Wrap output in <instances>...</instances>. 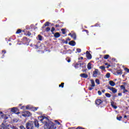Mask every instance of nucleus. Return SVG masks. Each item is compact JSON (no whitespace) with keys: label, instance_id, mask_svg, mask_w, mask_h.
Segmentation results:
<instances>
[{"label":"nucleus","instance_id":"nucleus-17","mask_svg":"<svg viewBox=\"0 0 129 129\" xmlns=\"http://www.w3.org/2000/svg\"><path fill=\"white\" fill-rule=\"evenodd\" d=\"M87 68L89 69V70H90L91 69V63L89 62L87 65Z\"/></svg>","mask_w":129,"mask_h":129},{"label":"nucleus","instance_id":"nucleus-47","mask_svg":"<svg viewBox=\"0 0 129 129\" xmlns=\"http://www.w3.org/2000/svg\"><path fill=\"white\" fill-rule=\"evenodd\" d=\"M65 44H68V41H66L64 42Z\"/></svg>","mask_w":129,"mask_h":129},{"label":"nucleus","instance_id":"nucleus-48","mask_svg":"<svg viewBox=\"0 0 129 129\" xmlns=\"http://www.w3.org/2000/svg\"><path fill=\"white\" fill-rule=\"evenodd\" d=\"M105 65L106 66H107V65H108V63H105Z\"/></svg>","mask_w":129,"mask_h":129},{"label":"nucleus","instance_id":"nucleus-56","mask_svg":"<svg viewBox=\"0 0 129 129\" xmlns=\"http://www.w3.org/2000/svg\"><path fill=\"white\" fill-rule=\"evenodd\" d=\"M70 35H71V33H70V34H69V36H70Z\"/></svg>","mask_w":129,"mask_h":129},{"label":"nucleus","instance_id":"nucleus-25","mask_svg":"<svg viewBox=\"0 0 129 129\" xmlns=\"http://www.w3.org/2000/svg\"><path fill=\"white\" fill-rule=\"evenodd\" d=\"M111 105L112 106V107H113V108H114V109H116L117 108V107L114 105H113V104H111Z\"/></svg>","mask_w":129,"mask_h":129},{"label":"nucleus","instance_id":"nucleus-12","mask_svg":"<svg viewBox=\"0 0 129 129\" xmlns=\"http://www.w3.org/2000/svg\"><path fill=\"white\" fill-rule=\"evenodd\" d=\"M54 36L55 38H59V37H60V33L56 32L54 33Z\"/></svg>","mask_w":129,"mask_h":129},{"label":"nucleus","instance_id":"nucleus-59","mask_svg":"<svg viewBox=\"0 0 129 129\" xmlns=\"http://www.w3.org/2000/svg\"><path fill=\"white\" fill-rule=\"evenodd\" d=\"M19 113H20V112H18V113H17V114H19Z\"/></svg>","mask_w":129,"mask_h":129},{"label":"nucleus","instance_id":"nucleus-3","mask_svg":"<svg viewBox=\"0 0 129 129\" xmlns=\"http://www.w3.org/2000/svg\"><path fill=\"white\" fill-rule=\"evenodd\" d=\"M99 74H100V72L98 70L95 69L93 72V77H97V75H99Z\"/></svg>","mask_w":129,"mask_h":129},{"label":"nucleus","instance_id":"nucleus-57","mask_svg":"<svg viewBox=\"0 0 129 129\" xmlns=\"http://www.w3.org/2000/svg\"><path fill=\"white\" fill-rule=\"evenodd\" d=\"M9 45H12V43H9Z\"/></svg>","mask_w":129,"mask_h":129},{"label":"nucleus","instance_id":"nucleus-4","mask_svg":"<svg viewBox=\"0 0 129 129\" xmlns=\"http://www.w3.org/2000/svg\"><path fill=\"white\" fill-rule=\"evenodd\" d=\"M86 57L89 60H90V59L92 58L91 56V54L89 53V51H86Z\"/></svg>","mask_w":129,"mask_h":129},{"label":"nucleus","instance_id":"nucleus-49","mask_svg":"<svg viewBox=\"0 0 129 129\" xmlns=\"http://www.w3.org/2000/svg\"><path fill=\"white\" fill-rule=\"evenodd\" d=\"M26 109H29V106H26Z\"/></svg>","mask_w":129,"mask_h":129},{"label":"nucleus","instance_id":"nucleus-7","mask_svg":"<svg viewBox=\"0 0 129 129\" xmlns=\"http://www.w3.org/2000/svg\"><path fill=\"white\" fill-rule=\"evenodd\" d=\"M80 76L83 78H87L88 77V75H87L86 74H81Z\"/></svg>","mask_w":129,"mask_h":129},{"label":"nucleus","instance_id":"nucleus-54","mask_svg":"<svg viewBox=\"0 0 129 129\" xmlns=\"http://www.w3.org/2000/svg\"><path fill=\"white\" fill-rule=\"evenodd\" d=\"M29 36H31V33L28 34Z\"/></svg>","mask_w":129,"mask_h":129},{"label":"nucleus","instance_id":"nucleus-23","mask_svg":"<svg viewBox=\"0 0 129 129\" xmlns=\"http://www.w3.org/2000/svg\"><path fill=\"white\" fill-rule=\"evenodd\" d=\"M42 36H41L40 35H38V39L39 41H42Z\"/></svg>","mask_w":129,"mask_h":129},{"label":"nucleus","instance_id":"nucleus-34","mask_svg":"<svg viewBox=\"0 0 129 129\" xmlns=\"http://www.w3.org/2000/svg\"><path fill=\"white\" fill-rule=\"evenodd\" d=\"M120 88H121V89L124 90L125 88V87H124V86H123V85H121Z\"/></svg>","mask_w":129,"mask_h":129},{"label":"nucleus","instance_id":"nucleus-44","mask_svg":"<svg viewBox=\"0 0 129 129\" xmlns=\"http://www.w3.org/2000/svg\"><path fill=\"white\" fill-rule=\"evenodd\" d=\"M102 92H103V93H104V92H105V90H102Z\"/></svg>","mask_w":129,"mask_h":129},{"label":"nucleus","instance_id":"nucleus-8","mask_svg":"<svg viewBox=\"0 0 129 129\" xmlns=\"http://www.w3.org/2000/svg\"><path fill=\"white\" fill-rule=\"evenodd\" d=\"M69 45H71V46H74L75 45H76V43L75 42V41L72 40L69 43Z\"/></svg>","mask_w":129,"mask_h":129},{"label":"nucleus","instance_id":"nucleus-5","mask_svg":"<svg viewBox=\"0 0 129 129\" xmlns=\"http://www.w3.org/2000/svg\"><path fill=\"white\" fill-rule=\"evenodd\" d=\"M8 128V125L5 123H2V125L0 126V129H6Z\"/></svg>","mask_w":129,"mask_h":129},{"label":"nucleus","instance_id":"nucleus-26","mask_svg":"<svg viewBox=\"0 0 129 129\" xmlns=\"http://www.w3.org/2000/svg\"><path fill=\"white\" fill-rule=\"evenodd\" d=\"M50 23L48 22H47L45 24H44V26L45 27H48V26H49V24Z\"/></svg>","mask_w":129,"mask_h":129},{"label":"nucleus","instance_id":"nucleus-28","mask_svg":"<svg viewBox=\"0 0 129 129\" xmlns=\"http://www.w3.org/2000/svg\"><path fill=\"white\" fill-rule=\"evenodd\" d=\"M77 52L78 53H80V52H81V49H80V48H77Z\"/></svg>","mask_w":129,"mask_h":129},{"label":"nucleus","instance_id":"nucleus-29","mask_svg":"<svg viewBox=\"0 0 129 129\" xmlns=\"http://www.w3.org/2000/svg\"><path fill=\"white\" fill-rule=\"evenodd\" d=\"M4 115H4V113H3V112H0L1 117H3Z\"/></svg>","mask_w":129,"mask_h":129},{"label":"nucleus","instance_id":"nucleus-33","mask_svg":"<svg viewBox=\"0 0 129 129\" xmlns=\"http://www.w3.org/2000/svg\"><path fill=\"white\" fill-rule=\"evenodd\" d=\"M95 82H96V83H97V84H99V80L96 79Z\"/></svg>","mask_w":129,"mask_h":129},{"label":"nucleus","instance_id":"nucleus-52","mask_svg":"<svg viewBox=\"0 0 129 129\" xmlns=\"http://www.w3.org/2000/svg\"><path fill=\"white\" fill-rule=\"evenodd\" d=\"M2 52H4V53H6V50H3Z\"/></svg>","mask_w":129,"mask_h":129},{"label":"nucleus","instance_id":"nucleus-30","mask_svg":"<svg viewBox=\"0 0 129 129\" xmlns=\"http://www.w3.org/2000/svg\"><path fill=\"white\" fill-rule=\"evenodd\" d=\"M54 122L56 123V124H60V122L56 120H54Z\"/></svg>","mask_w":129,"mask_h":129},{"label":"nucleus","instance_id":"nucleus-45","mask_svg":"<svg viewBox=\"0 0 129 129\" xmlns=\"http://www.w3.org/2000/svg\"><path fill=\"white\" fill-rule=\"evenodd\" d=\"M55 27H56V28H58V27H59V25H55Z\"/></svg>","mask_w":129,"mask_h":129},{"label":"nucleus","instance_id":"nucleus-16","mask_svg":"<svg viewBox=\"0 0 129 129\" xmlns=\"http://www.w3.org/2000/svg\"><path fill=\"white\" fill-rule=\"evenodd\" d=\"M72 38H73L74 40H76V34L73 33L71 35Z\"/></svg>","mask_w":129,"mask_h":129},{"label":"nucleus","instance_id":"nucleus-14","mask_svg":"<svg viewBox=\"0 0 129 129\" xmlns=\"http://www.w3.org/2000/svg\"><path fill=\"white\" fill-rule=\"evenodd\" d=\"M11 111L12 112H17V111H18V110L17 109V108L14 107L11 109Z\"/></svg>","mask_w":129,"mask_h":129},{"label":"nucleus","instance_id":"nucleus-40","mask_svg":"<svg viewBox=\"0 0 129 129\" xmlns=\"http://www.w3.org/2000/svg\"><path fill=\"white\" fill-rule=\"evenodd\" d=\"M123 90V93H125V92H127V91L126 90V89H125V88Z\"/></svg>","mask_w":129,"mask_h":129},{"label":"nucleus","instance_id":"nucleus-1","mask_svg":"<svg viewBox=\"0 0 129 129\" xmlns=\"http://www.w3.org/2000/svg\"><path fill=\"white\" fill-rule=\"evenodd\" d=\"M38 119L43 123H44V128L48 129H56L57 127L55 126V124L51 121L49 120V118L44 116H40L38 117Z\"/></svg>","mask_w":129,"mask_h":129},{"label":"nucleus","instance_id":"nucleus-58","mask_svg":"<svg viewBox=\"0 0 129 129\" xmlns=\"http://www.w3.org/2000/svg\"><path fill=\"white\" fill-rule=\"evenodd\" d=\"M37 108H35V110H37Z\"/></svg>","mask_w":129,"mask_h":129},{"label":"nucleus","instance_id":"nucleus-35","mask_svg":"<svg viewBox=\"0 0 129 129\" xmlns=\"http://www.w3.org/2000/svg\"><path fill=\"white\" fill-rule=\"evenodd\" d=\"M54 31H55V28L52 27V28H51V32L52 33H53V32H54Z\"/></svg>","mask_w":129,"mask_h":129},{"label":"nucleus","instance_id":"nucleus-27","mask_svg":"<svg viewBox=\"0 0 129 129\" xmlns=\"http://www.w3.org/2000/svg\"><path fill=\"white\" fill-rule=\"evenodd\" d=\"M105 96L107 97H110L111 96V95L109 93H106L105 94Z\"/></svg>","mask_w":129,"mask_h":129},{"label":"nucleus","instance_id":"nucleus-46","mask_svg":"<svg viewBox=\"0 0 129 129\" xmlns=\"http://www.w3.org/2000/svg\"><path fill=\"white\" fill-rule=\"evenodd\" d=\"M118 94L119 96H121V93H118Z\"/></svg>","mask_w":129,"mask_h":129},{"label":"nucleus","instance_id":"nucleus-15","mask_svg":"<svg viewBox=\"0 0 129 129\" xmlns=\"http://www.w3.org/2000/svg\"><path fill=\"white\" fill-rule=\"evenodd\" d=\"M34 124L36 127H39V123L38 122L37 120H35L34 121Z\"/></svg>","mask_w":129,"mask_h":129},{"label":"nucleus","instance_id":"nucleus-10","mask_svg":"<svg viewBox=\"0 0 129 129\" xmlns=\"http://www.w3.org/2000/svg\"><path fill=\"white\" fill-rule=\"evenodd\" d=\"M102 102V101L100 99H98L96 100V104H97L98 105H99Z\"/></svg>","mask_w":129,"mask_h":129},{"label":"nucleus","instance_id":"nucleus-20","mask_svg":"<svg viewBox=\"0 0 129 129\" xmlns=\"http://www.w3.org/2000/svg\"><path fill=\"white\" fill-rule=\"evenodd\" d=\"M106 78H109V77H110V73H107V74L106 75Z\"/></svg>","mask_w":129,"mask_h":129},{"label":"nucleus","instance_id":"nucleus-11","mask_svg":"<svg viewBox=\"0 0 129 129\" xmlns=\"http://www.w3.org/2000/svg\"><path fill=\"white\" fill-rule=\"evenodd\" d=\"M25 113H27V114H28V115H27L26 114H23L22 116L26 117V116H28V115L30 116V112L27 111L25 112Z\"/></svg>","mask_w":129,"mask_h":129},{"label":"nucleus","instance_id":"nucleus-50","mask_svg":"<svg viewBox=\"0 0 129 129\" xmlns=\"http://www.w3.org/2000/svg\"><path fill=\"white\" fill-rule=\"evenodd\" d=\"M68 62L69 63L70 62H71L70 59H69V60H68Z\"/></svg>","mask_w":129,"mask_h":129},{"label":"nucleus","instance_id":"nucleus-37","mask_svg":"<svg viewBox=\"0 0 129 129\" xmlns=\"http://www.w3.org/2000/svg\"><path fill=\"white\" fill-rule=\"evenodd\" d=\"M61 31L62 32V34H65V30H64V29H61Z\"/></svg>","mask_w":129,"mask_h":129},{"label":"nucleus","instance_id":"nucleus-42","mask_svg":"<svg viewBox=\"0 0 129 129\" xmlns=\"http://www.w3.org/2000/svg\"><path fill=\"white\" fill-rule=\"evenodd\" d=\"M124 70H125V71H126V72H129V69L127 68H125Z\"/></svg>","mask_w":129,"mask_h":129},{"label":"nucleus","instance_id":"nucleus-24","mask_svg":"<svg viewBox=\"0 0 129 129\" xmlns=\"http://www.w3.org/2000/svg\"><path fill=\"white\" fill-rule=\"evenodd\" d=\"M63 88L64 87V83H62L60 85H59V87H61Z\"/></svg>","mask_w":129,"mask_h":129},{"label":"nucleus","instance_id":"nucleus-9","mask_svg":"<svg viewBox=\"0 0 129 129\" xmlns=\"http://www.w3.org/2000/svg\"><path fill=\"white\" fill-rule=\"evenodd\" d=\"M91 85H90V86H91L92 87H94V86H95V83H94V80H91Z\"/></svg>","mask_w":129,"mask_h":129},{"label":"nucleus","instance_id":"nucleus-6","mask_svg":"<svg viewBox=\"0 0 129 129\" xmlns=\"http://www.w3.org/2000/svg\"><path fill=\"white\" fill-rule=\"evenodd\" d=\"M108 88L110 90H111V91L113 92V93H116L117 92V90L113 87H109Z\"/></svg>","mask_w":129,"mask_h":129},{"label":"nucleus","instance_id":"nucleus-53","mask_svg":"<svg viewBox=\"0 0 129 129\" xmlns=\"http://www.w3.org/2000/svg\"><path fill=\"white\" fill-rule=\"evenodd\" d=\"M126 117V115H125L124 116V118H125Z\"/></svg>","mask_w":129,"mask_h":129},{"label":"nucleus","instance_id":"nucleus-36","mask_svg":"<svg viewBox=\"0 0 129 129\" xmlns=\"http://www.w3.org/2000/svg\"><path fill=\"white\" fill-rule=\"evenodd\" d=\"M121 118H122V117H121V116H119V117H117V119L118 120H120L121 119Z\"/></svg>","mask_w":129,"mask_h":129},{"label":"nucleus","instance_id":"nucleus-38","mask_svg":"<svg viewBox=\"0 0 129 129\" xmlns=\"http://www.w3.org/2000/svg\"><path fill=\"white\" fill-rule=\"evenodd\" d=\"M92 89H93V88L92 86H90L89 87V90H92Z\"/></svg>","mask_w":129,"mask_h":129},{"label":"nucleus","instance_id":"nucleus-21","mask_svg":"<svg viewBox=\"0 0 129 129\" xmlns=\"http://www.w3.org/2000/svg\"><path fill=\"white\" fill-rule=\"evenodd\" d=\"M99 68L101 70H105V67H104V66H100Z\"/></svg>","mask_w":129,"mask_h":129},{"label":"nucleus","instance_id":"nucleus-18","mask_svg":"<svg viewBox=\"0 0 129 129\" xmlns=\"http://www.w3.org/2000/svg\"><path fill=\"white\" fill-rule=\"evenodd\" d=\"M108 58H109V55L108 54H106L104 55V59H107Z\"/></svg>","mask_w":129,"mask_h":129},{"label":"nucleus","instance_id":"nucleus-39","mask_svg":"<svg viewBox=\"0 0 129 129\" xmlns=\"http://www.w3.org/2000/svg\"><path fill=\"white\" fill-rule=\"evenodd\" d=\"M50 27H47L46 28V31H47V32H48V31H50Z\"/></svg>","mask_w":129,"mask_h":129},{"label":"nucleus","instance_id":"nucleus-19","mask_svg":"<svg viewBox=\"0 0 129 129\" xmlns=\"http://www.w3.org/2000/svg\"><path fill=\"white\" fill-rule=\"evenodd\" d=\"M117 74H118V75H121V74H122V72L121 70H119L117 71Z\"/></svg>","mask_w":129,"mask_h":129},{"label":"nucleus","instance_id":"nucleus-51","mask_svg":"<svg viewBox=\"0 0 129 129\" xmlns=\"http://www.w3.org/2000/svg\"><path fill=\"white\" fill-rule=\"evenodd\" d=\"M109 66H108L107 67H106V68H107V69H108V68H109Z\"/></svg>","mask_w":129,"mask_h":129},{"label":"nucleus","instance_id":"nucleus-43","mask_svg":"<svg viewBox=\"0 0 129 129\" xmlns=\"http://www.w3.org/2000/svg\"><path fill=\"white\" fill-rule=\"evenodd\" d=\"M98 93L99 95H101V92L100 91H98Z\"/></svg>","mask_w":129,"mask_h":129},{"label":"nucleus","instance_id":"nucleus-22","mask_svg":"<svg viewBox=\"0 0 129 129\" xmlns=\"http://www.w3.org/2000/svg\"><path fill=\"white\" fill-rule=\"evenodd\" d=\"M21 33H22V30L21 29H19L16 32V34H21Z\"/></svg>","mask_w":129,"mask_h":129},{"label":"nucleus","instance_id":"nucleus-55","mask_svg":"<svg viewBox=\"0 0 129 129\" xmlns=\"http://www.w3.org/2000/svg\"><path fill=\"white\" fill-rule=\"evenodd\" d=\"M45 27H46V26H45V25H44V26L42 27V28H44Z\"/></svg>","mask_w":129,"mask_h":129},{"label":"nucleus","instance_id":"nucleus-2","mask_svg":"<svg viewBox=\"0 0 129 129\" xmlns=\"http://www.w3.org/2000/svg\"><path fill=\"white\" fill-rule=\"evenodd\" d=\"M27 129H34V125H33V122H28L26 123Z\"/></svg>","mask_w":129,"mask_h":129},{"label":"nucleus","instance_id":"nucleus-31","mask_svg":"<svg viewBox=\"0 0 129 129\" xmlns=\"http://www.w3.org/2000/svg\"><path fill=\"white\" fill-rule=\"evenodd\" d=\"M2 117L3 118H4V119H8V117L6 115H4Z\"/></svg>","mask_w":129,"mask_h":129},{"label":"nucleus","instance_id":"nucleus-41","mask_svg":"<svg viewBox=\"0 0 129 129\" xmlns=\"http://www.w3.org/2000/svg\"><path fill=\"white\" fill-rule=\"evenodd\" d=\"M78 60H83V57H79Z\"/></svg>","mask_w":129,"mask_h":129},{"label":"nucleus","instance_id":"nucleus-60","mask_svg":"<svg viewBox=\"0 0 129 129\" xmlns=\"http://www.w3.org/2000/svg\"><path fill=\"white\" fill-rule=\"evenodd\" d=\"M68 51H71V50H68Z\"/></svg>","mask_w":129,"mask_h":129},{"label":"nucleus","instance_id":"nucleus-32","mask_svg":"<svg viewBox=\"0 0 129 129\" xmlns=\"http://www.w3.org/2000/svg\"><path fill=\"white\" fill-rule=\"evenodd\" d=\"M11 128H12V129H19V128H18V127H17L15 126H12L11 127Z\"/></svg>","mask_w":129,"mask_h":129},{"label":"nucleus","instance_id":"nucleus-13","mask_svg":"<svg viewBox=\"0 0 129 129\" xmlns=\"http://www.w3.org/2000/svg\"><path fill=\"white\" fill-rule=\"evenodd\" d=\"M109 83L110 85L111 86H114V85H115V83H114V82H113L112 81H110L109 82Z\"/></svg>","mask_w":129,"mask_h":129}]
</instances>
